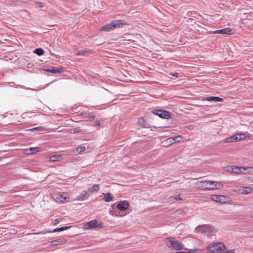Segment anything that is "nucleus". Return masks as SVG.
I'll return each instance as SVG.
<instances>
[{"label": "nucleus", "instance_id": "nucleus-1", "mask_svg": "<svg viewBox=\"0 0 253 253\" xmlns=\"http://www.w3.org/2000/svg\"><path fill=\"white\" fill-rule=\"evenodd\" d=\"M195 231L197 233H202L208 236H211L216 233L217 230L212 226L204 224L197 227Z\"/></svg>", "mask_w": 253, "mask_h": 253}, {"label": "nucleus", "instance_id": "nucleus-2", "mask_svg": "<svg viewBox=\"0 0 253 253\" xmlns=\"http://www.w3.org/2000/svg\"><path fill=\"white\" fill-rule=\"evenodd\" d=\"M206 249L209 253H221L226 250V247L223 243L220 242L210 244Z\"/></svg>", "mask_w": 253, "mask_h": 253}, {"label": "nucleus", "instance_id": "nucleus-3", "mask_svg": "<svg viewBox=\"0 0 253 253\" xmlns=\"http://www.w3.org/2000/svg\"><path fill=\"white\" fill-rule=\"evenodd\" d=\"M217 183L214 181H200L198 182V184H200L199 187L205 191L213 190L217 188Z\"/></svg>", "mask_w": 253, "mask_h": 253}, {"label": "nucleus", "instance_id": "nucleus-4", "mask_svg": "<svg viewBox=\"0 0 253 253\" xmlns=\"http://www.w3.org/2000/svg\"><path fill=\"white\" fill-rule=\"evenodd\" d=\"M104 227V224L97 220H92L84 224V229L89 230L91 229H100Z\"/></svg>", "mask_w": 253, "mask_h": 253}, {"label": "nucleus", "instance_id": "nucleus-5", "mask_svg": "<svg viewBox=\"0 0 253 253\" xmlns=\"http://www.w3.org/2000/svg\"><path fill=\"white\" fill-rule=\"evenodd\" d=\"M152 113L162 119H169L171 118V113L163 110H153Z\"/></svg>", "mask_w": 253, "mask_h": 253}, {"label": "nucleus", "instance_id": "nucleus-6", "mask_svg": "<svg viewBox=\"0 0 253 253\" xmlns=\"http://www.w3.org/2000/svg\"><path fill=\"white\" fill-rule=\"evenodd\" d=\"M111 30L122 27L123 25H126V22L124 20H115L110 23Z\"/></svg>", "mask_w": 253, "mask_h": 253}, {"label": "nucleus", "instance_id": "nucleus-7", "mask_svg": "<svg viewBox=\"0 0 253 253\" xmlns=\"http://www.w3.org/2000/svg\"><path fill=\"white\" fill-rule=\"evenodd\" d=\"M241 135H242V134H237L233 135L225 139L223 141V142L225 143H228L239 141L242 139L241 137Z\"/></svg>", "mask_w": 253, "mask_h": 253}, {"label": "nucleus", "instance_id": "nucleus-8", "mask_svg": "<svg viewBox=\"0 0 253 253\" xmlns=\"http://www.w3.org/2000/svg\"><path fill=\"white\" fill-rule=\"evenodd\" d=\"M253 189L250 187L243 186L240 187L239 189L234 190V191L240 194H248L251 193Z\"/></svg>", "mask_w": 253, "mask_h": 253}, {"label": "nucleus", "instance_id": "nucleus-9", "mask_svg": "<svg viewBox=\"0 0 253 253\" xmlns=\"http://www.w3.org/2000/svg\"><path fill=\"white\" fill-rule=\"evenodd\" d=\"M117 209L121 211H124L129 208V204L127 201H121L117 205Z\"/></svg>", "mask_w": 253, "mask_h": 253}, {"label": "nucleus", "instance_id": "nucleus-10", "mask_svg": "<svg viewBox=\"0 0 253 253\" xmlns=\"http://www.w3.org/2000/svg\"><path fill=\"white\" fill-rule=\"evenodd\" d=\"M211 198L212 200L221 203H225L227 200V197L224 195H213Z\"/></svg>", "mask_w": 253, "mask_h": 253}, {"label": "nucleus", "instance_id": "nucleus-11", "mask_svg": "<svg viewBox=\"0 0 253 253\" xmlns=\"http://www.w3.org/2000/svg\"><path fill=\"white\" fill-rule=\"evenodd\" d=\"M89 196V195L88 194L87 191L86 190L83 191L74 200L79 201H84L85 200H87Z\"/></svg>", "mask_w": 253, "mask_h": 253}, {"label": "nucleus", "instance_id": "nucleus-12", "mask_svg": "<svg viewBox=\"0 0 253 253\" xmlns=\"http://www.w3.org/2000/svg\"><path fill=\"white\" fill-rule=\"evenodd\" d=\"M242 169L245 170L246 168L244 167H239L237 166L229 167H228V170H231V172L235 173H239L244 172Z\"/></svg>", "mask_w": 253, "mask_h": 253}, {"label": "nucleus", "instance_id": "nucleus-13", "mask_svg": "<svg viewBox=\"0 0 253 253\" xmlns=\"http://www.w3.org/2000/svg\"><path fill=\"white\" fill-rule=\"evenodd\" d=\"M70 228V226H64V227L56 228V229H54L53 231H42V232H38V233H34L33 234H45V233H48V232H60V231H62L68 229Z\"/></svg>", "mask_w": 253, "mask_h": 253}, {"label": "nucleus", "instance_id": "nucleus-14", "mask_svg": "<svg viewBox=\"0 0 253 253\" xmlns=\"http://www.w3.org/2000/svg\"><path fill=\"white\" fill-rule=\"evenodd\" d=\"M231 29L229 28H226L220 30H216L213 32L214 34H231Z\"/></svg>", "mask_w": 253, "mask_h": 253}, {"label": "nucleus", "instance_id": "nucleus-15", "mask_svg": "<svg viewBox=\"0 0 253 253\" xmlns=\"http://www.w3.org/2000/svg\"><path fill=\"white\" fill-rule=\"evenodd\" d=\"M137 124L138 126L143 128L150 127L149 125L146 124L145 120L142 118H140L138 119Z\"/></svg>", "mask_w": 253, "mask_h": 253}, {"label": "nucleus", "instance_id": "nucleus-16", "mask_svg": "<svg viewBox=\"0 0 253 253\" xmlns=\"http://www.w3.org/2000/svg\"><path fill=\"white\" fill-rule=\"evenodd\" d=\"M205 100L208 101H212L214 102H219L222 101L223 100V98L217 96H209L206 97Z\"/></svg>", "mask_w": 253, "mask_h": 253}, {"label": "nucleus", "instance_id": "nucleus-17", "mask_svg": "<svg viewBox=\"0 0 253 253\" xmlns=\"http://www.w3.org/2000/svg\"><path fill=\"white\" fill-rule=\"evenodd\" d=\"M56 199L62 203L68 202V197L65 194H57Z\"/></svg>", "mask_w": 253, "mask_h": 253}, {"label": "nucleus", "instance_id": "nucleus-18", "mask_svg": "<svg viewBox=\"0 0 253 253\" xmlns=\"http://www.w3.org/2000/svg\"><path fill=\"white\" fill-rule=\"evenodd\" d=\"M104 198L103 200L106 202H109L113 200V196H112V194L110 193H103V194Z\"/></svg>", "mask_w": 253, "mask_h": 253}, {"label": "nucleus", "instance_id": "nucleus-19", "mask_svg": "<svg viewBox=\"0 0 253 253\" xmlns=\"http://www.w3.org/2000/svg\"><path fill=\"white\" fill-rule=\"evenodd\" d=\"M45 71L53 73H61L63 70L62 68H53L52 69H47Z\"/></svg>", "mask_w": 253, "mask_h": 253}, {"label": "nucleus", "instance_id": "nucleus-20", "mask_svg": "<svg viewBox=\"0 0 253 253\" xmlns=\"http://www.w3.org/2000/svg\"><path fill=\"white\" fill-rule=\"evenodd\" d=\"M65 242L64 240L61 239H58L52 241L50 242L51 246H56L58 245L62 244Z\"/></svg>", "mask_w": 253, "mask_h": 253}, {"label": "nucleus", "instance_id": "nucleus-21", "mask_svg": "<svg viewBox=\"0 0 253 253\" xmlns=\"http://www.w3.org/2000/svg\"><path fill=\"white\" fill-rule=\"evenodd\" d=\"M90 51V49L85 48L78 51V52L76 53V55L78 56H84L86 53L89 52Z\"/></svg>", "mask_w": 253, "mask_h": 253}, {"label": "nucleus", "instance_id": "nucleus-22", "mask_svg": "<svg viewBox=\"0 0 253 253\" xmlns=\"http://www.w3.org/2000/svg\"><path fill=\"white\" fill-rule=\"evenodd\" d=\"M99 190V184H93L92 186L89 188L88 189V192H98Z\"/></svg>", "mask_w": 253, "mask_h": 253}, {"label": "nucleus", "instance_id": "nucleus-23", "mask_svg": "<svg viewBox=\"0 0 253 253\" xmlns=\"http://www.w3.org/2000/svg\"><path fill=\"white\" fill-rule=\"evenodd\" d=\"M100 31L109 32L111 31V25L110 23L102 26Z\"/></svg>", "mask_w": 253, "mask_h": 253}, {"label": "nucleus", "instance_id": "nucleus-24", "mask_svg": "<svg viewBox=\"0 0 253 253\" xmlns=\"http://www.w3.org/2000/svg\"><path fill=\"white\" fill-rule=\"evenodd\" d=\"M34 53H36L39 56H41L44 54V50L41 48H36L34 50Z\"/></svg>", "mask_w": 253, "mask_h": 253}, {"label": "nucleus", "instance_id": "nucleus-25", "mask_svg": "<svg viewBox=\"0 0 253 253\" xmlns=\"http://www.w3.org/2000/svg\"><path fill=\"white\" fill-rule=\"evenodd\" d=\"M174 140V143L179 142L181 141L182 136L181 135H177L175 137H172Z\"/></svg>", "mask_w": 253, "mask_h": 253}, {"label": "nucleus", "instance_id": "nucleus-26", "mask_svg": "<svg viewBox=\"0 0 253 253\" xmlns=\"http://www.w3.org/2000/svg\"><path fill=\"white\" fill-rule=\"evenodd\" d=\"M60 156L59 155H54L50 157V161L55 162L58 160V158H59Z\"/></svg>", "mask_w": 253, "mask_h": 253}, {"label": "nucleus", "instance_id": "nucleus-27", "mask_svg": "<svg viewBox=\"0 0 253 253\" xmlns=\"http://www.w3.org/2000/svg\"><path fill=\"white\" fill-rule=\"evenodd\" d=\"M166 142L167 143H169V144H172L174 143L173 139L172 137L169 138L167 139H166Z\"/></svg>", "mask_w": 253, "mask_h": 253}, {"label": "nucleus", "instance_id": "nucleus-28", "mask_svg": "<svg viewBox=\"0 0 253 253\" xmlns=\"http://www.w3.org/2000/svg\"><path fill=\"white\" fill-rule=\"evenodd\" d=\"M77 150L79 151V153L84 152L85 150V147L84 146H80L77 148Z\"/></svg>", "mask_w": 253, "mask_h": 253}, {"label": "nucleus", "instance_id": "nucleus-29", "mask_svg": "<svg viewBox=\"0 0 253 253\" xmlns=\"http://www.w3.org/2000/svg\"><path fill=\"white\" fill-rule=\"evenodd\" d=\"M35 5L37 7H40V8L43 7L44 6L43 3H42L41 2H39V1L36 2L35 3Z\"/></svg>", "mask_w": 253, "mask_h": 253}, {"label": "nucleus", "instance_id": "nucleus-30", "mask_svg": "<svg viewBox=\"0 0 253 253\" xmlns=\"http://www.w3.org/2000/svg\"><path fill=\"white\" fill-rule=\"evenodd\" d=\"M40 129V127H34V128H32L27 129L26 130L27 131H36V130H39Z\"/></svg>", "mask_w": 253, "mask_h": 253}, {"label": "nucleus", "instance_id": "nucleus-31", "mask_svg": "<svg viewBox=\"0 0 253 253\" xmlns=\"http://www.w3.org/2000/svg\"><path fill=\"white\" fill-rule=\"evenodd\" d=\"M38 148L37 147H32L30 149V151H31V153H34L35 152H38Z\"/></svg>", "mask_w": 253, "mask_h": 253}, {"label": "nucleus", "instance_id": "nucleus-32", "mask_svg": "<svg viewBox=\"0 0 253 253\" xmlns=\"http://www.w3.org/2000/svg\"><path fill=\"white\" fill-rule=\"evenodd\" d=\"M175 199L176 200H182V199L181 198V196L180 195H176L175 197Z\"/></svg>", "mask_w": 253, "mask_h": 253}, {"label": "nucleus", "instance_id": "nucleus-33", "mask_svg": "<svg viewBox=\"0 0 253 253\" xmlns=\"http://www.w3.org/2000/svg\"><path fill=\"white\" fill-rule=\"evenodd\" d=\"M171 75H172V76H173L174 77H178L179 74H178V73L175 72V73H171Z\"/></svg>", "mask_w": 253, "mask_h": 253}, {"label": "nucleus", "instance_id": "nucleus-34", "mask_svg": "<svg viewBox=\"0 0 253 253\" xmlns=\"http://www.w3.org/2000/svg\"><path fill=\"white\" fill-rule=\"evenodd\" d=\"M95 125L96 126H99L100 125V122L99 121L95 122Z\"/></svg>", "mask_w": 253, "mask_h": 253}, {"label": "nucleus", "instance_id": "nucleus-35", "mask_svg": "<svg viewBox=\"0 0 253 253\" xmlns=\"http://www.w3.org/2000/svg\"><path fill=\"white\" fill-rule=\"evenodd\" d=\"M55 221L57 223L58 222V219H55Z\"/></svg>", "mask_w": 253, "mask_h": 253}]
</instances>
